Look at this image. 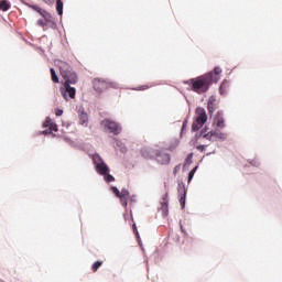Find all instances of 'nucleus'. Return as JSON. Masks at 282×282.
<instances>
[{
  "instance_id": "obj_1",
  "label": "nucleus",
  "mask_w": 282,
  "mask_h": 282,
  "mask_svg": "<svg viewBox=\"0 0 282 282\" xmlns=\"http://www.w3.org/2000/svg\"><path fill=\"white\" fill-rule=\"evenodd\" d=\"M219 74H221V67L215 66L204 75L186 80L185 85H188L195 94H206L213 84L219 83Z\"/></svg>"
},
{
  "instance_id": "obj_2",
  "label": "nucleus",
  "mask_w": 282,
  "mask_h": 282,
  "mask_svg": "<svg viewBox=\"0 0 282 282\" xmlns=\"http://www.w3.org/2000/svg\"><path fill=\"white\" fill-rule=\"evenodd\" d=\"M59 72H61V76L65 80L59 91L64 100H69V99L74 100V98H76V88L72 87V85H76L78 83V75H76V72H74V68H72V66L66 62L59 63Z\"/></svg>"
},
{
  "instance_id": "obj_3",
  "label": "nucleus",
  "mask_w": 282,
  "mask_h": 282,
  "mask_svg": "<svg viewBox=\"0 0 282 282\" xmlns=\"http://www.w3.org/2000/svg\"><path fill=\"white\" fill-rule=\"evenodd\" d=\"M89 158L94 164L97 175H100L101 177H104L107 184H111V182H116V177L111 175V167H109L107 162H105V159H102V156L98 152L89 154Z\"/></svg>"
},
{
  "instance_id": "obj_4",
  "label": "nucleus",
  "mask_w": 282,
  "mask_h": 282,
  "mask_svg": "<svg viewBox=\"0 0 282 282\" xmlns=\"http://www.w3.org/2000/svg\"><path fill=\"white\" fill-rule=\"evenodd\" d=\"M195 113H196V117L194 118V121L192 123L193 132L199 131L202 127H204V124L208 122V115L206 113V109L202 107H196Z\"/></svg>"
},
{
  "instance_id": "obj_5",
  "label": "nucleus",
  "mask_w": 282,
  "mask_h": 282,
  "mask_svg": "<svg viewBox=\"0 0 282 282\" xmlns=\"http://www.w3.org/2000/svg\"><path fill=\"white\" fill-rule=\"evenodd\" d=\"M93 88L97 94H102V91H107V89H118V83L111 82L109 79H100L96 78L93 83Z\"/></svg>"
},
{
  "instance_id": "obj_6",
  "label": "nucleus",
  "mask_w": 282,
  "mask_h": 282,
  "mask_svg": "<svg viewBox=\"0 0 282 282\" xmlns=\"http://www.w3.org/2000/svg\"><path fill=\"white\" fill-rule=\"evenodd\" d=\"M101 126L105 127V129H107L109 133H112V135H120V133L122 132V127H120V123L111 119L102 120Z\"/></svg>"
},
{
  "instance_id": "obj_7",
  "label": "nucleus",
  "mask_w": 282,
  "mask_h": 282,
  "mask_svg": "<svg viewBox=\"0 0 282 282\" xmlns=\"http://www.w3.org/2000/svg\"><path fill=\"white\" fill-rule=\"evenodd\" d=\"M177 191L181 208L182 210H184V208H186V195L188 193V191L186 189V184H184V182H178Z\"/></svg>"
},
{
  "instance_id": "obj_8",
  "label": "nucleus",
  "mask_w": 282,
  "mask_h": 282,
  "mask_svg": "<svg viewBox=\"0 0 282 282\" xmlns=\"http://www.w3.org/2000/svg\"><path fill=\"white\" fill-rule=\"evenodd\" d=\"M155 158L156 162L161 164L162 166L166 164H171V154L162 151V150H156L155 151Z\"/></svg>"
},
{
  "instance_id": "obj_9",
  "label": "nucleus",
  "mask_w": 282,
  "mask_h": 282,
  "mask_svg": "<svg viewBox=\"0 0 282 282\" xmlns=\"http://www.w3.org/2000/svg\"><path fill=\"white\" fill-rule=\"evenodd\" d=\"M76 111L78 113L79 124L87 126V122H89V115H87L85 108L83 106H77Z\"/></svg>"
},
{
  "instance_id": "obj_10",
  "label": "nucleus",
  "mask_w": 282,
  "mask_h": 282,
  "mask_svg": "<svg viewBox=\"0 0 282 282\" xmlns=\"http://www.w3.org/2000/svg\"><path fill=\"white\" fill-rule=\"evenodd\" d=\"M214 124L218 129H226V119H224V110H218L216 117L214 118Z\"/></svg>"
},
{
  "instance_id": "obj_11",
  "label": "nucleus",
  "mask_w": 282,
  "mask_h": 282,
  "mask_svg": "<svg viewBox=\"0 0 282 282\" xmlns=\"http://www.w3.org/2000/svg\"><path fill=\"white\" fill-rule=\"evenodd\" d=\"M161 206H162L161 210H162L163 217H167L169 216V193H165L163 195Z\"/></svg>"
},
{
  "instance_id": "obj_12",
  "label": "nucleus",
  "mask_w": 282,
  "mask_h": 282,
  "mask_svg": "<svg viewBox=\"0 0 282 282\" xmlns=\"http://www.w3.org/2000/svg\"><path fill=\"white\" fill-rule=\"evenodd\" d=\"M213 137L217 138V140H220L221 142H225V140H228V134L226 132L219 131V129H214Z\"/></svg>"
},
{
  "instance_id": "obj_13",
  "label": "nucleus",
  "mask_w": 282,
  "mask_h": 282,
  "mask_svg": "<svg viewBox=\"0 0 282 282\" xmlns=\"http://www.w3.org/2000/svg\"><path fill=\"white\" fill-rule=\"evenodd\" d=\"M115 149H118V151H120V153H127V145H124V143H122V141L115 139Z\"/></svg>"
},
{
  "instance_id": "obj_14",
  "label": "nucleus",
  "mask_w": 282,
  "mask_h": 282,
  "mask_svg": "<svg viewBox=\"0 0 282 282\" xmlns=\"http://www.w3.org/2000/svg\"><path fill=\"white\" fill-rule=\"evenodd\" d=\"M12 8V4L10 3V0H0V10L2 12H8Z\"/></svg>"
},
{
  "instance_id": "obj_15",
  "label": "nucleus",
  "mask_w": 282,
  "mask_h": 282,
  "mask_svg": "<svg viewBox=\"0 0 282 282\" xmlns=\"http://www.w3.org/2000/svg\"><path fill=\"white\" fill-rule=\"evenodd\" d=\"M197 169H199V165L194 166L187 175V184H191L193 182V178L195 177V173H197Z\"/></svg>"
},
{
  "instance_id": "obj_16",
  "label": "nucleus",
  "mask_w": 282,
  "mask_h": 282,
  "mask_svg": "<svg viewBox=\"0 0 282 282\" xmlns=\"http://www.w3.org/2000/svg\"><path fill=\"white\" fill-rule=\"evenodd\" d=\"M226 85H228V79H224L218 88L220 96H226Z\"/></svg>"
},
{
  "instance_id": "obj_17",
  "label": "nucleus",
  "mask_w": 282,
  "mask_h": 282,
  "mask_svg": "<svg viewBox=\"0 0 282 282\" xmlns=\"http://www.w3.org/2000/svg\"><path fill=\"white\" fill-rule=\"evenodd\" d=\"M56 12L58 17H63V0H56Z\"/></svg>"
},
{
  "instance_id": "obj_18",
  "label": "nucleus",
  "mask_w": 282,
  "mask_h": 282,
  "mask_svg": "<svg viewBox=\"0 0 282 282\" xmlns=\"http://www.w3.org/2000/svg\"><path fill=\"white\" fill-rule=\"evenodd\" d=\"M50 72H51L52 82L55 84L61 83V80L58 79V75L56 74V69L50 68Z\"/></svg>"
},
{
  "instance_id": "obj_19",
  "label": "nucleus",
  "mask_w": 282,
  "mask_h": 282,
  "mask_svg": "<svg viewBox=\"0 0 282 282\" xmlns=\"http://www.w3.org/2000/svg\"><path fill=\"white\" fill-rule=\"evenodd\" d=\"M193 152L188 153L185 162H184V169H186V166H191V164H193Z\"/></svg>"
},
{
  "instance_id": "obj_20",
  "label": "nucleus",
  "mask_w": 282,
  "mask_h": 282,
  "mask_svg": "<svg viewBox=\"0 0 282 282\" xmlns=\"http://www.w3.org/2000/svg\"><path fill=\"white\" fill-rule=\"evenodd\" d=\"M100 268H102V261H100V260L95 261L91 265L93 272H98V270H100Z\"/></svg>"
},
{
  "instance_id": "obj_21",
  "label": "nucleus",
  "mask_w": 282,
  "mask_h": 282,
  "mask_svg": "<svg viewBox=\"0 0 282 282\" xmlns=\"http://www.w3.org/2000/svg\"><path fill=\"white\" fill-rule=\"evenodd\" d=\"M24 6H26V8H30L31 10H34V12H41V7L36 6V4H31L29 2H23Z\"/></svg>"
},
{
  "instance_id": "obj_22",
  "label": "nucleus",
  "mask_w": 282,
  "mask_h": 282,
  "mask_svg": "<svg viewBox=\"0 0 282 282\" xmlns=\"http://www.w3.org/2000/svg\"><path fill=\"white\" fill-rule=\"evenodd\" d=\"M215 107H216V104H207V111L210 118H213V113H215Z\"/></svg>"
},
{
  "instance_id": "obj_23",
  "label": "nucleus",
  "mask_w": 282,
  "mask_h": 282,
  "mask_svg": "<svg viewBox=\"0 0 282 282\" xmlns=\"http://www.w3.org/2000/svg\"><path fill=\"white\" fill-rule=\"evenodd\" d=\"M40 133H41V135H52L53 138H56V134H54V132L50 128H46L45 130L41 131Z\"/></svg>"
},
{
  "instance_id": "obj_24",
  "label": "nucleus",
  "mask_w": 282,
  "mask_h": 282,
  "mask_svg": "<svg viewBox=\"0 0 282 282\" xmlns=\"http://www.w3.org/2000/svg\"><path fill=\"white\" fill-rule=\"evenodd\" d=\"M204 140H208L209 142H215V140L213 139V130H210L209 132L203 134Z\"/></svg>"
},
{
  "instance_id": "obj_25",
  "label": "nucleus",
  "mask_w": 282,
  "mask_h": 282,
  "mask_svg": "<svg viewBox=\"0 0 282 282\" xmlns=\"http://www.w3.org/2000/svg\"><path fill=\"white\" fill-rule=\"evenodd\" d=\"M195 135H194V140L192 142H199V139L200 138H204V134L197 130V131H194Z\"/></svg>"
},
{
  "instance_id": "obj_26",
  "label": "nucleus",
  "mask_w": 282,
  "mask_h": 282,
  "mask_svg": "<svg viewBox=\"0 0 282 282\" xmlns=\"http://www.w3.org/2000/svg\"><path fill=\"white\" fill-rule=\"evenodd\" d=\"M129 195H130L129 189H127V188L123 187V188L121 189V192H120L119 198H127V199H128Z\"/></svg>"
},
{
  "instance_id": "obj_27",
  "label": "nucleus",
  "mask_w": 282,
  "mask_h": 282,
  "mask_svg": "<svg viewBox=\"0 0 282 282\" xmlns=\"http://www.w3.org/2000/svg\"><path fill=\"white\" fill-rule=\"evenodd\" d=\"M51 124H52V118L46 117V119L43 122L42 127H43V129H47V128H50Z\"/></svg>"
},
{
  "instance_id": "obj_28",
  "label": "nucleus",
  "mask_w": 282,
  "mask_h": 282,
  "mask_svg": "<svg viewBox=\"0 0 282 282\" xmlns=\"http://www.w3.org/2000/svg\"><path fill=\"white\" fill-rule=\"evenodd\" d=\"M110 191L116 195V197H120V189L117 186H110Z\"/></svg>"
},
{
  "instance_id": "obj_29",
  "label": "nucleus",
  "mask_w": 282,
  "mask_h": 282,
  "mask_svg": "<svg viewBox=\"0 0 282 282\" xmlns=\"http://www.w3.org/2000/svg\"><path fill=\"white\" fill-rule=\"evenodd\" d=\"M48 129H51V131L54 133L58 132V124H56V122H52L48 127Z\"/></svg>"
},
{
  "instance_id": "obj_30",
  "label": "nucleus",
  "mask_w": 282,
  "mask_h": 282,
  "mask_svg": "<svg viewBox=\"0 0 282 282\" xmlns=\"http://www.w3.org/2000/svg\"><path fill=\"white\" fill-rule=\"evenodd\" d=\"M186 127H188V119H185L183 121L182 128H181V135L186 131Z\"/></svg>"
},
{
  "instance_id": "obj_31",
  "label": "nucleus",
  "mask_w": 282,
  "mask_h": 282,
  "mask_svg": "<svg viewBox=\"0 0 282 282\" xmlns=\"http://www.w3.org/2000/svg\"><path fill=\"white\" fill-rule=\"evenodd\" d=\"M216 101L217 98L215 97V95H212L207 100V105H215Z\"/></svg>"
},
{
  "instance_id": "obj_32",
  "label": "nucleus",
  "mask_w": 282,
  "mask_h": 282,
  "mask_svg": "<svg viewBox=\"0 0 282 282\" xmlns=\"http://www.w3.org/2000/svg\"><path fill=\"white\" fill-rule=\"evenodd\" d=\"M134 91H144V89H149V85L138 86L137 88H133Z\"/></svg>"
},
{
  "instance_id": "obj_33",
  "label": "nucleus",
  "mask_w": 282,
  "mask_h": 282,
  "mask_svg": "<svg viewBox=\"0 0 282 282\" xmlns=\"http://www.w3.org/2000/svg\"><path fill=\"white\" fill-rule=\"evenodd\" d=\"M132 230H133L137 239H140V232L138 231V226H135V224L132 225Z\"/></svg>"
},
{
  "instance_id": "obj_34",
  "label": "nucleus",
  "mask_w": 282,
  "mask_h": 282,
  "mask_svg": "<svg viewBox=\"0 0 282 282\" xmlns=\"http://www.w3.org/2000/svg\"><path fill=\"white\" fill-rule=\"evenodd\" d=\"M119 199H120V203L123 206V208H127V206H129L128 198H119Z\"/></svg>"
},
{
  "instance_id": "obj_35",
  "label": "nucleus",
  "mask_w": 282,
  "mask_h": 282,
  "mask_svg": "<svg viewBox=\"0 0 282 282\" xmlns=\"http://www.w3.org/2000/svg\"><path fill=\"white\" fill-rule=\"evenodd\" d=\"M48 13H50V12H47V11L44 10V9H41V11L37 12V14H39L40 17H43V19H45V17H46Z\"/></svg>"
},
{
  "instance_id": "obj_36",
  "label": "nucleus",
  "mask_w": 282,
  "mask_h": 282,
  "mask_svg": "<svg viewBox=\"0 0 282 282\" xmlns=\"http://www.w3.org/2000/svg\"><path fill=\"white\" fill-rule=\"evenodd\" d=\"M180 169H182V164H177L174 170H173V174L177 175V173H180Z\"/></svg>"
},
{
  "instance_id": "obj_37",
  "label": "nucleus",
  "mask_w": 282,
  "mask_h": 282,
  "mask_svg": "<svg viewBox=\"0 0 282 282\" xmlns=\"http://www.w3.org/2000/svg\"><path fill=\"white\" fill-rule=\"evenodd\" d=\"M55 116H57V117L63 116V109L56 108V109H55Z\"/></svg>"
},
{
  "instance_id": "obj_38",
  "label": "nucleus",
  "mask_w": 282,
  "mask_h": 282,
  "mask_svg": "<svg viewBox=\"0 0 282 282\" xmlns=\"http://www.w3.org/2000/svg\"><path fill=\"white\" fill-rule=\"evenodd\" d=\"M197 151H200L202 153H204L205 149H206V145L204 144H199L196 147Z\"/></svg>"
},
{
  "instance_id": "obj_39",
  "label": "nucleus",
  "mask_w": 282,
  "mask_h": 282,
  "mask_svg": "<svg viewBox=\"0 0 282 282\" xmlns=\"http://www.w3.org/2000/svg\"><path fill=\"white\" fill-rule=\"evenodd\" d=\"M44 20L46 21V23H52V14L48 13V14L44 18Z\"/></svg>"
},
{
  "instance_id": "obj_40",
  "label": "nucleus",
  "mask_w": 282,
  "mask_h": 282,
  "mask_svg": "<svg viewBox=\"0 0 282 282\" xmlns=\"http://www.w3.org/2000/svg\"><path fill=\"white\" fill-rule=\"evenodd\" d=\"M200 131H202L203 134L208 133V126H203V127L200 128Z\"/></svg>"
},
{
  "instance_id": "obj_41",
  "label": "nucleus",
  "mask_w": 282,
  "mask_h": 282,
  "mask_svg": "<svg viewBox=\"0 0 282 282\" xmlns=\"http://www.w3.org/2000/svg\"><path fill=\"white\" fill-rule=\"evenodd\" d=\"M46 6H54V0H42Z\"/></svg>"
},
{
  "instance_id": "obj_42",
  "label": "nucleus",
  "mask_w": 282,
  "mask_h": 282,
  "mask_svg": "<svg viewBox=\"0 0 282 282\" xmlns=\"http://www.w3.org/2000/svg\"><path fill=\"white\" fill-rule=\"evenodd\" d=\"M37 25H40V28H45V22L43 20H37Z\"/></svg>"
},
{
  "instance_id": "obj_43",
  "label": "nucleus",
  "mask_w": 282,
  "mask_h": 282,
  "mask_svg": "<svg viewBox=\"0 0 282 282\" xmlns=\"http://www.w3.org/2000/svg\"><path fill=\"white\" fill-rule=\"evenodd\" d=\"M135 195L130 196V204H135V202H138Z\"/></svg>"
},
{
  "instance_id": "obj_44",
  "label": "nucleus",
  "mask_w": 282,
  "mask_h": 282,
  "mask_svg": "<svg viewBox=\"0 0 282 282\" xmlns=\"http://www.w3.org/2000/svg\"><path fill=\"white\" fill-rule=\"evenodd\" d=\"M180 228L183 235H186V229H184V225H182V220H180Z\"/></svg>"
},
{
  "instance_id": "obj_45",
  "label": "nucleus",
  "mask_w": 282,
  "mask_h": 282,
  "mask_svg": "<svg viewBox=\"0 0 282 282\" xmlns=\"http://www.w3.org/2000/svg\"><path fill=\"white\" fill-rule=\"evenodd\" d=\"M250 164L252 166H259V161H257V160L250 161Z\"/></svg>"
},
{
  "instance_id": "obj_46",
  "label": "nucleus",
  "mask_w": 282,
  "mask_h": 282,
  "mask_svg": "<svg viewBox=\"0 0 282 282\" xmlns=\"http://www.w3.org/2000/svg\"><path fill=\"white\" fill-rule=\"evenodd\" d=\"M48 23H51V28H52L53 30H56V22H54V21L51 20V22H48Z\"/></svg>"
},
{
  "instance_id": "obj_47",
  "label": "nucleus",
  "mask_w": 282,
  "mask_h": 282,
  "mask_svg": "<svg viewBox=\"0 0 282 282\" xmlns=\"http://www.w3.org/2000/svg\"><path fill=\"white\" fill-rule=\"evenodd\" d=\"M67 144H69V147H76V142H74V140H72V139L68 141Z\"/></svg>"
},
{
  "instance_id": "obj_48",
  "label": "nucleus",
  "mask_w": 282,
  "mask_h": 282,
  "mask_svg": "<svg viewBox=\"0 0 282 282\" xmlns=\"http://www.w3.org/2000/svg\"><path fill=\"white\" fill-rule=\"evenodd\" d=\"M67 144H69V147H76V142H74V140H72V139L68 141Z\"/></svg>"
},
{
  "instance_id": "obj_49",
  "label": "nucleus",
  "mask_w": 282,
  "mask_h": 282,
  "mask_svg": "<svg viewBox=\"0 0 282 282\" xmlns=\"http://www.w3.org/2000/svg\"><path fill=\"white\" fill-rule=\"evenodd\" d=\"M141 153H142L143 158H148L147 150H142Z\"/></svg>"
},
{
  "instance_id": "obj_50",
  "label": "nucleus",
  "mask_w": 282,
  "mask_h": 282,
  "mask_svg": "<svg viewBox=\"0 0 282 282\" xmlns=\"http://www.w3.org/2000/svg\"><path fill=\"white\" fill-rule=\"evenodd\" d=\"M66 143H68L72 139L69 137H64Z\"/></svg>"
},
{
  "instance_id": "obj_51",
  "label": "nucleus",
  "mask_w": 282,
  "mask_h": 282,
  "mask_svg": "<svg viewBox=\"0 0 282 282\" xmlns=\"http://www.w3.org/2000/svg\"><path fill=\"white\" fill-rule=\"evenodd\" d=\"M144 263H147V265H149V258L144 259Z\"/></svg>"
},
{
  "instance_id": "obj_52",
  "label": "nucleus",
  "mask_w": 282,
  "mask_h": 282,
  "mask_svg": "<svg viewBox=\"0 0 282 282\" xmlns=\"http://www.w3.org/2000/svg\"><path fill=\"white\" fill-rule=\"evenodd\" d=\"M183 171H186V167H184V165H183Z\"/></svg>"
},
{
  "instance_id": "obj_53",
  "label": "nucleus",
  "mask_w": 282,
  "mask_h": 282,
  "mask_svg": "<svg viewBox=\"0 0 282 282\" xmlns=\"http://www.w3.org/2000/svg\"><path fill=\"white\" fill-rule=\"evenodd\" d=\"M141 250H144V248L141 246Z\"/></svg>"
},
{
  "instance_id": "obj_54",
  "label": "nucleus",
  "mask_w": 282,
  "mask_h": 282,
  "mask_svg": "<svg viewBox=\"0 0 282 282\" xmlns=\"http://www.w3.org/2000/svg\"><path fill=\"white\" fill-rule=\"evenodd\" d=\"M141 250H144V248L141 246Z\"/></svg>"
},
{
  "instance_id": "obj_55",
  "label": "nucleus",
  "mask_w": 282,
  "mask_h": 282,
  "mask_svg": "<svg viewBox=\"0 0 282 282\" xmlns=\"http://www.w3.org/2000/svg\"><path fill=\"white\" fill-rule=\"evenodd\" d=\"M141 250H144V248L141 246Z\"/></svg>"
}]
</instances>
